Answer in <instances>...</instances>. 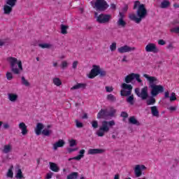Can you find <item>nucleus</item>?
Returning <instances> with one entry per match:
<instances>
[{"mask_svg": "<svg viewBox=\"0 0 179 179\" xmlns=\"http://www.w3.org/2000/svg\"><path fill=\"white\" fill-rule=\"evenodd\" d=\"M134 79H136L138 83H142L141 75L135 73H131L127 75L124 78L125 83H122L121 85L122 90L120 91V95L122 96L128 97V96H131V94H132V89H134V87L128 83H131V82Z\"/></svg>", "mask_w": 179, "mask_h": 179, "instance_id": "nucleus-1", "label": "nucleus"}, {"mask_svg": "<svg viewBox=\"0 0 179 179\" xmlns=\"http://www.w3.org/2000/svg\"><path fill=\"white\" fill-rule=\"evenodd\" d=\"M143 78L148 81L149 87L151 89V95L153 96H157L159 93L164 92V87L159 84V80L155 76H150L148 74H143Z\"/></svg>", "mask_w": 179, "mask_h": 179, "instance_id": "nucleus-2", "label": "nucleus"}, {"mask_svg": "<svg viewBox=\"0 0 179 179\" xmlns=\"http://www.w3.org/2000/svg\"><path fill=\"white\" fill-rule=\"evenodd\" d=\"M7 61L10 64L11 72H13L14 75H20V72L23 71L22 61L17 60V58L9 57L7 58Z\"/></svg>", "mask_w": 179, "mask_h": 179, "instance_id": "nucleus-3", "label": "nucleus"}, {"mask_svg": "<svg viewBox=\"0 0 179 179\" xmlns=\"http://www.w3.org/2000/svg\"><path fill=\"white\" fill-rule=\"evenodd\" d=\"M137 16L135 14H131L129 15L130 20H133V22H136V23H141L142 22V19H145L146 17V15H148V10H146V7L145 4L141 3L137 10Z\"/></svg>", "mask_w": 179, "mask_h": 179, "instance_id": "nucleus-4", "label": "nucleus"}, {"mask_svg": "<svg viewBox=\"0 0 179 179\" xmlns=\"http://www.w3.org/2000/svg\"><path fill=\"white\" fill-rule=\"evenodd\" d=\"M114 125H115V122L114 120H103L102 121L99 129L96 131V134L97 136L102 138L106 135V134H108V132H110V128H111V127H114Z\"/></svg>", "mask_w": 179, "mask_h": 179, "instance_id": "nucleus-5", "label": "nucleus"}, {"mask_svg": "<svg viewBox=\"0 0 179 179\" xmlns=\"http://www.w3.org/2000/svg\"><path fill=\"white\" fill-rule=\"evenodd\" d=\"M17 2V0H6V4L3 6L4 15H10Z\"/></svg>", "mask_w": 179, "mask_h": 179, "instance_id": "nucleus-6", "label": "nucleus"}, {"mask_svg": "<svg viewBox=\"0 0 179 179\" xmlns=\"http://www.w3.org/2000/svg\"><path fill=\"white\" fill-rule=\"evenodd\" d=\"M108 3L106 0H96L94 8H96V10L104 12V10L108 9Z\"/></svg>", "mask_w": 179, "mask_h": 179, "instance_id": "nucleus-7", "label": "nucleus"}, {"mask_svg": "<svg viewBox=\"0 0 179 179\" xmlns=\"http://www.w3.org/2000/svg\"><path fill=\"white\" fill-rule=\"evenodd\" d=\"M111 19V15L101 13L96 17V22L100 24H106V23H110Z\"/></svg>", "mask_w": 179, "mask_h": 179, "instance_id": "nucleus-8", "label": "nucleus"}, {"mask_svg": "<svg viewBox=\"0 0 179 179\" xmlns=\"http://www.w3.org/2000/svg\"><path fill=\"white\" fill-rule=\"evenodd\" d=\"M135 93L138 97L142 99V100H146L149 97V94L148 93V86H145L141 89V92L139 88L135 89Z\"/></svg>", "mask_w": 179, "mask_h": 179, "instance_id": "nucleus-9", "label": "nucleus"}, {"mask_svg": "<svg viewBox=\"0 0 179 179\" xmlns=\"http://www.w3.org/2000/svg\"><path fill=\"white\" fill-rule=\"evenodd\" d=\"M99 73H100V66L93 65L92 69L88 75V78L90 79H94L96 76H99Z\"/></svg>", "mask_w": 179, "mask_h": 179, "instance_id": "nucleus-10", "label": "nucleus"}, {"mask_svg": "<svg viewBox=\"0 0 179 179\" xmlns=\"http://www.w3.org/2000/svg\"><path fill=\"white\" fill-rule=\"evenodd\" d=\"M118 17L119 19L117 22V26H119V27H125V26H127V22L124 20V19H125V14L122 12H120Z\"/></svg>", "mask_w": 179, "mask_h": 179, "instance_id": "nucleus-11", "label": "nucleus"}, {"mask_svg": "<svg viewBox=\"0 0 179 179\" xmlns=\"http://www.w3.org/2000/svg\"><path fill=\"white\" fill-rule=\"evenodd\" d=\"M145 51L146 52H154V54H156L159 52V48L155 43H148L145 46Z\"/></svg>", "mask_w": 179, "mask_h": 179, "instance_id": "nucleus-12", "label": "nucleus"}, {"mask_svg": "<svg viewBox=\"0 0 179 179\" xmlns=\"http://www.w3.org/2000/svg\"><path fill=\"white\" fill-rule=\"evenodd\" d=\"M136 48L135 47H130L127 45L117 48L118 52L124 54L125 52H131V51H135Z\"/></svg>", "mask_w": 179, "mask_h": 179, "instance_id": "nucleus-13", "label": "nucleus"}, {"mask_svg": "<svg viewBox=\"0 0 179 179\" xmlns=\"http://www.w3.org/2000/svg\"><path fill=\"white\" fill-rule=\"evenodd\" d=\"M105 150L103 149L99 148H90L88 150V155H100L101 153H104Z\"/></svg>", "mask_w": 179, "mask_h": 179, "instance_id": "nucleus-14", "label": "nucleus"}, {"mask_svg": "<svg viewBox=\"0 0 179 179\" xmlns=\"http://www.w3.org/2000/svg\"><path fill=\"white\" fill-rule=\"evenodd\" d=\"M85 152H86V150H80L79 152V155H77L76 157L69 159V162H71V160H78V161L80 160L81 159H83V157H85Z\"/></svg>", "mask_w": 179, "mask_h": 179, "instance_id": "nucleus-15", "label": "nucleus"}, {"mask_svg": "<svg viewBox=\"0 0 179 179\" xmlns=\"http://www.w3.org/2000/svg\"><path fill=\"white\" fill-rule=\"evenodd\" d=\"M106 117H108L107 109H101L97 114L96 118L101 120V118H106Z\"/></svg>", "mask_w": 179, "mask_h": 179, "instance_id": "nucleus-16", "label": "nucleus"}, {"mask_svg": "<svg viewBox=\"0 0 179 179\" xmlns=\"http://www.w3.org/2000/svg\"><path fill=\"white\" fill-rule=\"evenodd\" d=\"M151 110V114L152 117H156L157 118H159L160 117V113H159V109L157 108V106H153L150 108Z\"/></svg>", "mask_w": 179, "mask_h": 179, "instance_id": "nucleus-17", "label": "nucleus"}, {"mask_svg": "<svg viewBox=\"0 0 179 179\" xmlns=\"http://www.w3.org/2000/svg\"><path fill=\"white\" fill-rule=\"evenodd\" d=\"M43 129H44V124L42 123H37L36 127L35 129L36 134L38 136L39 135H41L43 132Z\"/></svg>", "mask_w": 179, "mask_h": 179, "instance_id": "nucleus-18", "label": "nucleus"}, {"mask_svg": "<svg viewBox=\"0 0 179 179\" xmlns=\"http://www.w3.org/2000/svg\"><path fill=\"white\" fill-rule=\"evenodd\" d=\"M8 99L11 103H15V101H17V99H19V96L17 94L15 93H9L8 94Z\"/></svg>", "mask_w": 179, "mask_h": 179, "instance_id": "nucleus-19", "label": "nucleus"}, {"mask_svg": "<svg viewBox=\"0 0 179 179\" xmlns=\"http://www.w3.org/2000/svg\"><path fill=\"white\" fill-rule=\"evenodd\" d=\"M65 145V141L64 140H59L57 142L53 144V150H57L58 148H64Z\"/></svg>", "mask_w": 179, "mask_h": 179, "instance_id": "nucleus-20", "label": "nucleus"}, {"mask_svg": "<svg viewBox=\"0 0 179 179\" xmlns=\"http://www.w3.org/2000/svg\"><path fill=\"white\" fill-rule=\"evenodd\" d=\"M19 128H20V129H21V131H22L21 134L22 135H24V136L27 135V132H28L27 126H26V124H24V122H20L19 124Z\"/></svg>", "mask_w": 179, "mask_h": 179, "instance_id": "nucleus-21", "label": "nucleus"}, {"mask_svg": "<svg viewBox=\"0 0 179 179\" xmlns=\"http://www.w3.org/2000/svg\"><path fill=\"white\" fill-rule=\"evenodd\" d=\"M135 177L138 178L142 176V171L141 170V165H136L134 168Z\"/></svg>", "mask_w": 179, "mask_h": 179, "instance_id": "nucleus-22", "label": "nucleus"}, {"mask_svg": "<svg viewBox=\"0 0 179 179\" xmlns=\"http://www.w3.org/2000/svg\"><path fill=\"white\" fill-rule=\"evenodd\" d=\"M129 124H132V125H137V127H139L141 125V122L135 118V116H131L129 118Z\"/></svg>", "mask_w": 179, "mask_h": 179, "instance_id": "nucleus-23", "label": "nucleus"}, {"mask_svg": "<svg viewBox=\"0 0 179 179\" xmlns=\"http://www.w3.org/2000/svg\"><path fill=\"white\" fill-rule=\"evenodd\" d=\"M50 164V169L52 170V171H54L55 173H58L59 171V168L58 167V165L54 162H49Z\"/></svg>", "mask_w": 179, "mask_h": 179, "instance_id": "nucleus-24", "label": "nucleus"}, {"mask_svg": "<svg viewBox=\"0 0 179 179\" xmlns=\"http://www.w3.org/2000/svg\"><path fill=\"white\" fill-rule=\"evenodd\" d=\"M78 89H86V84L85 83H77L76 85H73L71 90H76Z\"/></svg>", "mask_w": 179, "mask_h": 179, "instance_id": "nucleus-25", "label": "nucleus"}, {"mask_svg": "<svg viewBox=\"0 0 179 179\" xmlns=\"http://www.w3.org/2000/svg\"><path fill=\"white\" fill-rule=\"evenodd\" d=\"M147 106H155L156 104V98L153 96H150L146 100Z\"/></svg>", "mask_w": 179, "mask_h": 179, "instance_id": "nucleus-26", "label": "nucleus"}, {"mask_svg": "<svg viewBox=\"0 0 179 179\" xmlns=\"http://www.w3.org/2000/svg\"><path fill=\"white\" fill-rule=\"evenodd\" d=\"M106 99L108 101H110L111 103H115V101H117V98L115 97V96L113 95V94H108Z\"/></svg>", "mask_w": 179, "mask_h": 179, "instance_id": "nucleus-27", "label": "nucleus"}, {"mask_svg": "<svg viewBox=\"0 0 179 179\" xmlns=\"http://www.w3.org/2000/svg\"><path fill=\"white\" fill-rule=\"evenodd\" d=\"M169 6H170V1H169L167 0H164L161 3V8L162 9H166V8H169Z\"/></svg>", "mask_w": 179, "mask_h": 179, "instance_id": "nucleus-28", "label": "nucleus"}, {"mask_svg": "<svg viewBox=\"0 0 179 179\" xmlns=\"http://www.w3.org/2000/svg\"><path fill=\"white\" fill-rule=\"evenodd\" d=\"M69 27L64 25V24H62L61 25V33L62 34H68V29Z\"/></svg>", "mask_w": 179, "mask_h": 179, "instance_id": "nucleus-29", "label": "nucleus"}, {"mask_svg": "<svg viewBox=\"0 0 179 179\" xmlns=\"http://www.w3.org/2000/svg\"><path fill=\"white\" fill-rule=\"evenodd\" d=\"M10 150H12V146H10V145H6L3 147V153L8 154Z\"/></svg>", "mask_w": 179, "mask_h": 179, "instance_id": "nucleus-30", "label": "nucleus"}, {"mask_svg": "<svg viewBox=\"0 0 179 179\" xmlns=\"http://www.w3.org/2000/svg\"><path fill=\"white\" fill-rule=\"evenodd\" d=\"M12 170H13V166H11L7 172L6 176L8 178H13V171Z\"/></svg>", "mask_w": 179, "mask_h": 179, "instance_id": "nucleus-31", "label": "nucleus"}, {"mask_svg": "<svg viewBox=\"0 0 179 179\" xmlns=\"http://www.w3.org/2000/svg\"><path fill=\"white\" fill-rule=\"evenodd\" d=\"M52 81L55 86H61V85H62V81H61V79H59V78H53Z\"/></svg>", "mask_w": 179, "mask_h": 179, "instance_id": "nucleus-32", "label": "nucleus"}, {"mask_svg": "<svg viewBox=\"0 0 179 179\" xmlns=\"http://www.w3.org/2000/svg\"><path fill=\"white\" fill-rule=\"evenodd\" d=\"M78 178V172H73L67 176V179H76Z\"/></svg>", "mask_w": 179, "mask_h": 179, "instance_id": "nucleus-33", "label": "nucleus"}, {"mask_svg": "<svg viewBox=\"0 0 179 179\" xmlns=\"http://www.w3.org/2000/svg\"><path fill=\"white\" fill-rule=\"evenodd\" d=\"M15 178L22 179L23 178V173L22 172V169H18L17 171V173L15 175Z\"/></svg>", "mask_w": 179, "mask_h": 179, "instance_id": "nucleus-34", "label": "nucleus"}, {"mask_svg": "<svg viewBox=\"0 0 179 179\" xmlns=\"http://www.w3.org/2000/svg\"><path fill=\"white\" fill-rule=\"evenodd\" d=\"M126 101L129 103V104H131V106H134V95L130 94V96L126 99Z\"/></svg>", "mask_w": 179, "mask_h": 179, "instance_id": "nucleus-35", "label": "nucleus"}, {"mask_svg": "<svg viewBox=\"0 0 179 179\" xmlns=\"http://www.w3.org/2000/svg\"><path fill=\"white\" fill-rule=\"evenodd\" d=\"M116 113L117 110H115L114 108H110V111L108 112V117H114Z\"/></svg>", "mask_w": 179, "mask_h": 179, "instance_id": "nucleus-36", "label": "nucleus"}, {"mask_svg": "<svg viewBox=\"0 0 179 179\" xmlns=\"http://www.w3.org/2000/svg\"><path fill=\"white\" fill-rule=\"evenodd\" d=\"M21 80H22V85H24V86H26L27 87L30 86V83H29V81L26 80L24 76H22L21 78Z\"/></svg>", "mask_w": 179, "mask_h": 179, "instance_id": "nucleus-37", "label": "nucleus"}, {"mask_svg": "<svg viewBox=\"0 0 179 179\" xmlns=\"http://www.w3.org/2000/svg\"><path fill=\"white\" fill-rule=\"evenodd\" d=\"M52 45L50 43H39L38 44V47H40L41 48H50V47H52Z\"/></svg>", "mask_w": 179, "mask_h": 179, "instance_id": "nucleus-38", "label": "nucleus"}, {"mask_svg": "<svg viewBox=\"0 0 179 179\" xmlns=\"http://www.w3.org/2000/svg\"><path fill=\"white\" fill-rule=\"evenodd\" d=\"M50 134H51V130L45 129L42 131V135H44L45 136H50Z\"/></svg>", "mask_w": 179, "mask_h": 179, "instance_id": "nucleus-39", "label": "nucleus"}, {"mask_svg": "<svg viewBox=\"0 0 179 179\" xmlns=\"http://www.w3.org/2000/svg\"><path fill=\"white\" fill-rule=\"evenodd\" d=\"M101 78H103L104 76H106V75H107V71H106V70H104L103 69L100 68L99 69V74Z\"/></svg>", "mask_w": 179, "mask_h": 179, "instance_id": "nucleus-40", "label": "nucleus"}, {"mask_svg": "<svg viewBox=\"0 0 179 179\" xmlns=\"http://www.w3.org/2000/svg\"><path fill=\"white\" fill-rule=\"evenodd\" d=\"M91 124H92V128H94V129L99 128V122H97V120H93L91 122Z\"/></svg>", "mask_w": 179, "mask_h": 179, "instance_id": "nucleus-41", "label": "nucleus"}, {"mask_svg": "<svg viewBox=\"0 0 179 179\" xmlns=\"http://www.w3.org/2000/svg\"><path fill=\"white\" fill-rule=\"evenodd\" d=\"M6 76L7 78V80H12V79H13V74H12L11 72L8 71Z\"/></svg>", "mask_w": 179, "mask_h": 179, "instance_id": "nucleus-42", "label": "nucleus"}, {"mask_svg": "<svg viewBox=\"0 0 179 179\" xmlns=\"http://www.w3.org/2000/svg\"><path fill=\"white\" fill-rule=\"evenodd\" d=\"M170 101H176L177 100V96H176V93L172 92L171 96H169Z\"/></svg>", "mask_w": 179, "mask_h": 179, "instance_id": "nucleus-43", "label": "nucleus"}, {"mask_svg": "<svg viewBox=\"0 0 179 179\" xmlns=\"http://www.w3.org/2000/svg\"><path fill=\"white\" fill-rule=\"evenodd\" d=\"M75 122L76 128H83V123L79 122L78 120H76Z\"/></svg>", "mask_w": 179, "mask_h": 179, "instance_id": "nucleus-44", "label": "nucleus"}, {"mask_svg": "<svg viewBox=\"0 0 179 179\" xmlns=\"http://www.w3.org/2000/svg\"><path fill=\"white\" fill-rule=\"evenodd\" d=\"M110 51H115L117 50V43L114 42L110 45Z\"/></svg>", "mask_w": 179, "mask_h": 179, "instance_id": "nucleus-45", "label": "nucleus"}, {"mask_svg": "<svg viewBox=\"0 0 179 179\" xmlns=\"http://www.w3.org/2000/svg\"><path fill=\"white\" fill-rule=\"evenodd\" d=\"M76 140L75 139H71L69 141V146L70 148H73V146H76Z\"/></svg>", "mask_w": 179, "mask_h": 179, "instance_id": "nucleus-46", "label": "nucleus"}, {"mask_svg": "<svg viewBox=\"0 0 179 179\" xmlns=\"http://www.w3.org/2000/svg\"><path fill=\"white\" fill-rule=\"evenodd\" d=\"M171 33H176L178 34L179 33V27H173L170 29Z\"/></svg>", "mask_w": 179, "mask_h": 179, "instance_id": "nucleus-47", "label": "nucleus"}, {"mask_svg": "<svg viewBox=\"0 0 179 179\" xmlns=\"http://www.w3.org/2000/svg\"><path fill=\"white\" fill-rule=\"evenodd\" d=\"M68 66V62L66 61H63L61 64V68L65 69Z\"/></svg>", "mask_w": 179, "mask_h": 179, "instance_id": "nucleus-48", "label": "nucleus"}, {"mask_svg": "<svg viewBox=\"0 0 179 179\" xmlns=\"http://www.w3.org/2000/svg\"><path fill=\"white\" fill-rule=\"evenodd\" d=\"M141 1H136L134 2V8L133 9H136V8H138V6L139 7V6H141Z\"/></svg>", "mask_w": 179, "mask_h": 179, "instance_id": "nucleus-49", "label": "nucleus"}, {"mask_svg": "<svg viewBox=\"0 0 179 179\" xmlns=\"http://www.w3.org/2000/svg\"><path fill=\"white\" fill-rule=\"evenodd\" d=\"M105 89L108 93H111V92L114 90V88H113V87H108V86H106Z\"/></svg>", "mask_w": 179, "mask_h": 179, "instance_id": "nucleus-50", "label": "nucleus"}, {"mask_svg": "<svg viewBox=\"0 0 179 179\" xmlns=\"http://www.w3.org/2000/svg\"><path fill=\"white\" fill-rule=\"evenodd\" d=\"M120 117H122V118H128V113L127 112L122 111L120 114Z\"/></svg>", "mask_w": 179, "mask_h": 179, "instance_id": "nucleus-51", "label": "nucleus"}, {"mask_svg": "<svg viewBox=\"0 0 179 179\" xmlns=\"http://www.w3.org/2000/svg\"><path fill=\"white\" fill-rule=\"evenodd\" d=\"M159 45H166V41L163 39H159L158 41Z\"/></svg>", "mask_w": 179, "mask_h": 179, "instance_id": "nucleus-52", "label": "nucleus"}, {"mask_svg": "<svg viewBox=\"0 0 179 179\" xmlns=\"http://www.w3.org/2000/svg\"><path fill=\"white\" fill-rule=\"evenodd\" d=\"M76 150H78V148H68L67 149V152L68 153H72L73 152H76Z\"/></svg>", "mask_w": 179, "mask_h": 179, "instance_id": "nucleus-53", "label": "nucleus"}, {"mask_svg": "<svg viewBox=\"0 0 179 179\" xmlns=\"http://www.w3.org/2000/svg\"><path fill=\"white\" fill-rule=\"evenodd\" d=\"M78 61H75L73 62V64H72V68L73 69H76L78 68Z\"/></svg>", "mask_w": 179, "mask_h": 179, "instance_id": "nucleus-54", "label": "nucleus"}, {"mask_svg": "<svg viewBox=\"0 0 179 179\" xmlns=\"http://www.w3.org/2000/svg\"><path fill=\"white\" fill-rule=\"evenodd\" d=\"M168 110H169V111H176V110H177V106H171L168 108Z\"/></svg>", "mask_w": 179, "mask_h": 179, "instance_id": "nucleus-55", "label": "nucleus"}, {"mask_svg": "<svg viewBox=\"0 0 179 179\" xmlns=\"http://www.w3.org/2000/svg\"><path fill=\"white\" fill-rule=\"evenodd\" d=\"M45 178L46 179H51V178H52V173H47Z\"/></svg>", "mask_w": 179, "mask_h": 179, "instance_id": "nucleus-56", "label": "nucleus"}, {"mask_svg": "<svg viewBox=\"0 0 179 179\" xmlns=\"http://www.w3.org/2000/svg\"><path fill=\"white\" fill-rule=\"evenodd\" d=\"M164 98H165V99H169V98H170V92H169L168 91H167V92H165V93H164Z\"/></svg>", "mask_w": 179, "mask_h": 179, "instance_id": "nucleus-57", "label": "nucleus"}, {"mask_svg": "<svg viewBox=\"0 0 179 179\" xmlns=\"http://www.w3.org/2000/svg\"><path fill=\"white\" fill-rule=\"evenodd\" d=\"M3 128L4 129H9V124H8V123H4V124H3Z\"/></svg>", "mask_w": 179, "mask_h": 179, "instance_id": "nucleus-58", "label": "nucleus"}, {"mask_svg": "<svg viewBox=\"0 0 179 179\" xmlns=\"http://www.w3.org/2000/svg\"><path fill=\"white\" fill-rule=\"evenodd\" d=\"M140 169L141 171L146 170V166L145 165H140Z\"/></svg>", "mask_w": 179, "mask_h": 179, "instance_id": "nucleus-59", "label": "nucleus"}, {"mask_svg": "<svg viewBox=\"0 0 179 179\" xmlns=\"http://www.w3.org/2000/svg\"><path fill=\"white\" fill-rule=\"evenodd\" d=\"M123 12H127L128 10V6H125L123 8H122Z\"/></svg>", "mask_w": 179, "mask_h": 179, "instance_id": "nucleus-60", "label": "nucleus"}, {"mask_svg": "<svg viewBox=\"0 0 179 179\" xmlns=\"http://www.w3.org/2000/svg\"><path fill=\"white\" fill-rule=\"evenodd\" d=\"M2 45H5V41L0 40V47H2Z\"/></svg>", "mask_w": 179, "mask_h": 179, "instance_id": "nucleus-61", "label": "nucleus"}, {"mask_svg": "<svg viewBox=\"0 0 179 179\" xmlns=\"http://www.w3.org/2000/svg\"><path fill=\"white\" fill-rule=\"evenodd\" d=\"M110 8H111V9H115V8H117V6H115V4L112 3V4H110Z\"/></svg>", "mask_w": 179, "mask_h": 179, "instance_id": "nucleus-62", "label": "nucleus"}, {"mask_svg": "<svg viewBox=\"0 0 179 179\" xmlns=\"http://www.w3.org/2000/svg\"><path fill=\"white\" fill-rule=\"evenodd\" d=\"M87 113H85L83 116V120H87Z\"/></svg>", "mask_w": 179, "mask_h": 179, "instance_id": "nucleus-63", "label": "nucleus"}, {"mask_svg": "<svg viewBox=\"0 0 179 179\" xmlns=\"http://www.w3.org/2000/svg\"><path fill=\"white\" fill-rule=\"evenodd\" d=\"M114 179H120V174L115 175Z\"/></svg>", "mask_w": 179, "mask_h": 179, "instance_id": "nucleus-64", "label": "nucleus"}]
</instances>
